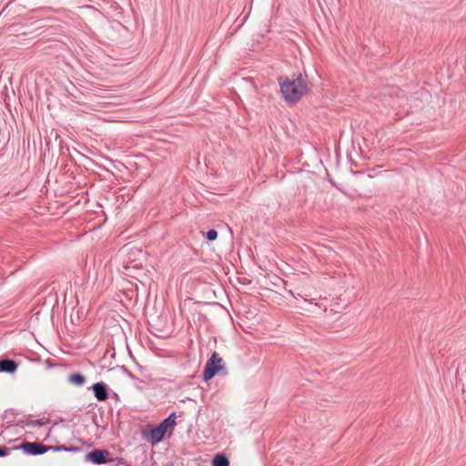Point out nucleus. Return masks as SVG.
<instances>
[{"label": "nucleus", "mask_w": 466, "mask_h": 466, "mask_svg": "<svg viewBox=\"0 0 466 466\" xmlns=\"http://www.w3.org/2000/svg\"><path fill=\"white\" fill-rule=\"evenodd\" d=\"M280 92L284 100L288 103L298 102L304 94L308 93L309 88L302 76V74H293L292 78L288 76H279L278 78Z\"/></svg>", "instance_id": "1"}, {"label": "nucleus", "mask_w": 466, "mask_h": 466, "mask_svg": "<svg viewBox=\"0 0 466 466\" xmlns=\"http://www.w3.org/2000/svg\"><path fill=\"white\" fill-rule=\"evenodd\" d=\"M176 425V413L172 412L167 418L163 420L157 426H150L148 431H142L143 438L150 444L156 445L165 439L166 434L169 431L171 434Z\"/></svg>", "instance_id": "2"}, {"label": "nucleus", "mask_w": 466, "mask_h": 466, "mask_svg": "<svg viewBox=\"0 0 466 466\" xmlns=\"http://www.w3.org/2000/svg\"><path fill=\"white\" fill-rule=\"evenodd\" d=\"M224 369L223 359L219 357L218 352H214L206 363L203 372L204 380L208 381L211 380L218 371L223 370Z\"/></svg>", "instance_id": "3"}, {"label": "nucleus", "mask_w": 466, "mask_h": 466, "mask_svg": "<svg viewBox=\"0 0 466 466\" xmlns=\"http://www.w3.org/2000/svg\"><path fill=\"white\" fill-rule=\"evenodd\" d=\"M85 461L96 465L113 461L111 453L106 449H95L85 456Z\"/></svg>", "instance_id": "4"}, {"label": "nucleus", "mask_w": 466, "mask_h": 466, "mask_svg": "<svg viewBox=\"0 0 466 466\" xmlns=\"http://www.w3.org/2000/svg\"><path fill=\"white\" fill-rule=\"evenodd\" d=\"M19 448L28 455H42L49 451V446L36 441H25L20 445Z\"/></svg>", "instance_id": "5"}, {"label": "nucleus", "mask_w": 466, "mask_h": 466, "mask_svg": "<svg viewBox=\"0 0 466 466\" xmlns=\"http://www.w3.org/2000/svg\"><path fill=\"white\" fill-rule=\"evenodd\" d=\"M95 397L99 401H105L108 398L107 386L105 382L100 381L92 386Z\"/></svg>", "instance_id": "6"}, {"label": "nucleus", "mask_w": 466, "mask_h": 466, "mask_svg": "<svg viewBox=\"0 0 466 466\" xmlns=\"http://www.w3.org/2000/svg\"><path fill=\"white\" fill-rule=\"evenodd\" d=\"M17 363L14 360L4 359L0 360V372L13 374L17 370Z\"/></svg>", "instance_id": "7"}, {"label": "nucleus", "mask_w": 466, "mask_h": 466, "mask_svg": "<svg viewBox=\"0 0 466 466\" xmlns=\"http://www.w3.org/2000/svg\"><path fill=\"white\" fill-rule=\"evenodd\" d=\"M49 451L78 452V451H81V448L80 447H74V446L67 447L66 445H56V446H49Z\"/></svg>", "instance_id": "8"}, {"label": "nucleus", "mask_w": 466, "mask_h": 466, "mask_svg": "<svg viewBox=\"0 0 466 466\" xmlns=\"http://www.w3.org/2000/svg\"><path fill=\"white\" fill-rule=\"evenodd\" d=\"M212 466H229V461L226 455L218 453L215 455Z\"/></svg>", "instance_id": "9"}, {"label": "nucleus", "mask_w": 466, "mask_h": 466, "mask_svg": "<svg viewBox=\"0 0 466 466\" xmlns=\"http://www.w3.org/2000/svg\"><path fill=\"white\" fill-rule=\"evenodd\" d=\"M68 381L76 386H82L86 381V378L80 373H74L68 377Z\"/></svg>", "instance_id": "10"}, {"label": "nucleus", "mask_w": 466, "mask_h": 466, "mask_svg": "<svg viewBox=\"0 0 466 466\" xmlns=\"http://www.w3.org/2000/svg\"><path fill=\"white\" fill-rule=\"evenodd\" d=\"M218 238V231L216 229H209L206 234L208 241H214Z\"/></svg>", "instance_id": "11"}, {"label": "nucleus", "mask_w": 466, "mask_h": 466, "mask_svg": "<svg viewBox=\"0 0 466 466\" xmlns=\"http://www.w3.org/2000/svg\"><path fill=\"white\" fill-rule=\"evenodd\" d=\"M8 454V449L4 446H0V457H5Z\"/></svg>", "instance_id": "12"}, {"label": "nucleus", "mask_w": 466, "mask_h": 466, "mask_svg": "<svg viewBox=\"0 0 466 466\" xmlns=\"http://www.w3.org/2000/svg\"><path fill=\"white\" fill-rule=\"evenodd\" d=\"M32 424L42 426L44 424V422H42L40 420H36L33 421Z\"/></svg>", "instance_id": "13"}, {"label": "nucleus", "mask_w": 466, "mask_h": 466, "mask_svg": "<svg viewBox=\"0 0 466 466\" xmlns=\"http://www.w3.org/2000/svg\"><path fill=\"white\" fill-rule=\"evenodd\" d=\"M123 463H124V459H123V458H120V459L118 460L117 464L119 465V464H123Z\"/></svg>", "instance_id": "14"}]
</instances>
